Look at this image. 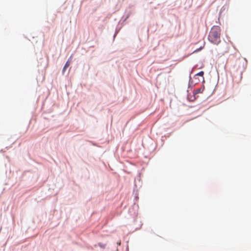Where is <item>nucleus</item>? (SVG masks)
<instances>
[{
	"label": "nucleus",
	"mask_w": 251,
	"mask_h": 251,
	"mask_svg": "<svg viewBox=\"0 0 251 251\" xmlns=\"http://www.w3.org/2000/svg\"><path fill=\"white\" fill-rule=\"evenodd\" d=\"M221 29L219 26H213L208 35L209 41L213 44L218 45L221 42Z\"/></svg>",
	"instance_id": "obj_1"
},
{
	"label": "nucleus",
	"mask_w": 251,
	"mask_h": 251,
	"mask_svg": "<svg viewBox=\"0 0 251 251\" xmlns=\"http://www.w3.org/2000/svg\"><path fill=\"white\" fill-rule=\"evenodd\" d=\"M204 90V88H199L196 90L195 92V94H198V93H201L203 92Z\"/></svg>",
	"instance_id": "obj_2"
},
{
	"label": "nucleus",
	"mask_w": 251,
	"mask_h": 251,
	"mask_svg": "<svg viewBox=\"0 0 251 251\" xmlns=\"http://www.w3.org/2000/svg\"><path fill=\"white\" fill-rule=\"evenodd\" d=\"M70 64H65L63 69V73H64L65 70L69 67Z\"/></svg>",
	"instance_id": "obj_3"
},
{
	"label": "nucleus",
	"mask_w": 251,
	"mask_h": 251,
	"mask_svg": "<svg viewBox=\"0 0 251 251\" xmlns=\"http://www.w3.org/2000/svg\"><path fill=\"white\" fill-rule=\"evenodd\" d=\"M203 75H204V72L203 71H201V72H199V73H198L197 74H196V75L201 76L203 77Z\"/></svg>",
	"instance_id": "obj_4"
}]
</instances>
